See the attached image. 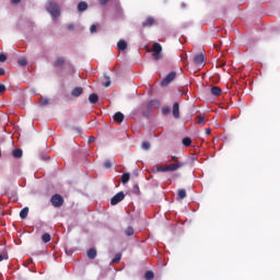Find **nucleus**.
Masks as SVG:
<instances>
[{"mask_svg":"<svg viewBox=\"0 0 280 280\" xmlns=\"http://www.w3.org/2000/svg\"><path fill=\"white\" fill-rule=\"evenodd\" d=\"M46 10L51 14V16H54V19H58V16H60V7H58V3L54 1H49L46 4Z\"/></svg>","mask_w":280,"mask_h":280,"instance_id":"f257e3e1","label":"nucleus"},{"mask_svg":"<svg viewBox=\"0 0 280 280\" xmlns=\"http://www.w3.org/2000/svg\"><path fill=\"white\" fill-rule=\"evenodd\" d=\"M176 79V72L172 71L170 72L162 81L161 86H167L170 83L174 82Z\"/></svg>","mask_w":280,"mask_h":280,"instance_id":"f03ea898","label":"nucleus"},{"mask_svg":"<svg viewBox=\"0 0 280 280\" xmlns=\"http://www.w3.org/2000/svg\"><path fill=\"white\" fill-rule=\"evenodd\" d=\"M52 207H62L65 199L60 195H54L50 199Z\"/></svg>","mask_w":280,"mask_h":280,"instance_id":"7ed1b4c3","label":"nucleus"},{"mask_svg":"<svg viewBox=\"0 0 280 280\" xmlns=\"http://www.w3.org/2000/svg\"><path fill=\"white\" fill-rule=\"evenodd\" d=\"M124 198H126V195H124V192H117L110 200V205L115 206V205H119V202H121V200H124Z\"/></svg>","mask_w":280,"mask_h":280,"instance_id":"20e7f679","label":"nucleus"},{"mask_svg":"<svg viewBox=\"0 0 280 280\" xmlns=\"http://www.w3.org/2000/svg\"><path fill=\"white\" fill-rule=\"evenodd\" d=\"M173 117L175 119H179L180 118V107H179L178 102H175L173 104Z\"/></svg>","mask_w":280,"mask_h":280,"instance_id":"39448f33","label":"nucleus"},{"mask_svg":"<svg viewBox=\"0 0 280 280\" xmlns=\"http://www.w3.org/2000/svg\"><path fill=\"white\" fill-rule=\"evenodd\" d=\"M185 163L176 162L175 164L167 165V170L168 172H176L177 170H180V167H183Z\"/></svg>","mask_w":280,"mask_h":280,"instance_id":"423d86ee","label":"nucleus"},{"mask_svg":"<svg viewBox=\"0 0 280 280\" xmlns=\"http://www.w3.org/2000/svg\"><path fill=\"white\" fill-rule=\"evenodd\" d=\"M195 65H202L205 62V54H198L194 57Z\"/></svg>","mask_w":280,"mask_h":280,"instance_id":"0eeeda50","label":"nucleus"},{"mask_svg":"<svg viewBox=\"0 0 280 280\" xmlns=\"http://www.w3.org/2000/svg\"><path fill=\"white\" fill-rule=\"evenodd\" d=\"M127 48H128V43H126V40L120 39L117 43V49H119V51H125V49H127Z\"/></svg>","mask_w":280,"mask_h":280,"instance_id":"6e6552de","label":"nucleus"},{"mask_svg":"<svg viewBox=\"0 0 280 280\" xmlns=\"http://www.w3.org/2000/svg\"><path fill=\"white\" fill-rule=\"evenodd\" d=\"M89 10V4L84 1L79 2L78 12H86Z\"/></svg>","mask_w":280,"mask_h":280,"instance_id":"1a4fd4ad","label":"nucleus"},{"mask_svg":"<svg viewBox=\"0 0 280 280\" xmlns=\"http://www.w3.org/2000/svg\"><path fill=\"white\" fill-rule=\"evenodd\" d=\"M84 93V90L82 88H74L71 92L72 97H80Z\"/></svg>","mask_w":280,"mask_h":280,"instance_id":"9d476101","label":"nucleus"},{"mask_svg":"<svg viewBox=\"0 0 280 280\" xmlns=\"http://www.w3.org/2000/svg\"><path fill=\"white\" fill-rule=\"evenodd\" d=\"M163 51V46L159 43L153 44V54H162Z\"/></svg>","mask_w":280,"mask_h":280,"instance_id":"9b49d317","label":"nucleus"},{"mask_svg":"<svg viewBox=\"0 0 280 280\" xmlns=\"http://www.w3.org/2000/svg\"><path fill=\"white\" fill-rule=\"evenodd\" d=\"M152 25H154V19H153V18H148V19L142 23V26H143V27H152Z\"/></svg>","mask_w":280,"mask_h":280,"instance_id":"f8f14e48","label":"nucleus"},{"mask_svg":"<svg viewBox=\"0 0 280 280\" xmlns=\"http://www.w3.org/2000/svg\"><path fill=\"white\" fill-rule=\"evenodd\" d=\"M211 93L215 96L219 97V95H222V89L219 86H212L211 88Z\"/></svg>","mask_w":280,"mask_h":280,"instance_id":"ddd939ff","label":"nucleus"},{"mask_svg":"<svg viewBox=\"0 0 280 280\" xmlns=\"http://www.w3.org/2000/svg\"><path fill=\"white\" fill-rule=\"evenodd\" d=\"M114 119L117 121V124H121V121H124V114L121 112H117L114 115Z\"/></svg>","mask_w":280,"mask_h":280,"instance_id":"4468645a","label":"nucleus"},{"mask_svg":"<svg viewBox=\"0 0 280 280\" xmlns=\"http://www.w3.org/2000/svg\"><path fill=\"white\" fill-rule=\"evenodd\" d=\"M12 156H13L14 159H21V156H23V150H21V149H14V150L12 151Z\"/></svg>","mask_w":280,"mask_h":280,"instance_id":"2eb2a0df","label":"nucleus"},{"mask_svg":"<svg viewBox=\"0 0 280 280\" xmlns=\"http://www.w3.org/2000/svg\"><path fill=\"white\" fill-rule=\"evenodd\" d=\"M88 257L89 259H95L97 257V250H95V248H90L88 250Z\"/></svg>","mask_w":280,"mask_h":280,"instance_id":"dca6fc26","label":"nucleus"},{"mask_svg":"<svg viewBox=\"0 0 280 280\" xmlns=\"http://www.w3.org/2000/svg\"><path fill=\"white\" fill-rule=\"evenodd\" d=\"M30 213V208L25 207L20 211V218L22 220H25L27 218V214Z\"/></svg>","mask_w":280,"mask_h":280,"instance_id":"f3484780","label":"nucleus"},{"mask_svg":"<svg viewBox=\"0 0 280 280\" xmlns=\"http://www.w3.org/2000/svg\"><path fill=\"white\" fill-rule=\"evenodd\" d=\"M98 100H100V96H97V94H91L90 96H89V102H90V104H97V102H98Z\"/></svg>","mask_w":280,"mask_h":280,"instance_id":"a211bd4d","label":"nucleus"},{"mask_svg":"<svg viewBox=\"0 0 280 280\" xmlns=\"http://www.w3.org/2000/svg\"><path fill=\"white\" fill-rule=\"evenodd\" d=\"M161 106V103L159 101H150L148 103V108H159Z\"/></svg>","mask_w":280,"mask_h":280,"instance_id":"6ab92c4d","label":"nucleus"},{"mask_svg":"<svg viewBox=\"0 0 280 280\" xmlns=\"http://www.w3.org/2000/svg\"><path fill=\"white\" fill-rule=\"evenodd\" d=\"M130 180V173H124L121 176V183L122 185H126Z\"/></svg>","mask_w":280,"mask_h":280,"instance_id":"aec40b11","label":"nucleus"},{"mask_svg":"<svg viewBox=\"0 0 280 280\" xmlns=\"http://www.w3.org/2000/svg\"><path fill=\"white\" fill-rule=\"evenodd\" d=\"M178 198H180V200H185V198H187V190L179 189L178 190Z\"/></svg>","mask_w":280,"mask_h":280,"instance_id":"412c9836","label":"nucleus"},{"mask_svg":"<svg viewBox=\"0 0 280 280\" xmlns=\"http://www.w3.org/2000/svg\"><path fill=\"white\" fill-rule=\"evenodd\" d=\"M65 65V58L59 57L55 61V67H62Z\"/></svg>","mask_w":280,"mask_h":280,"instance_id":"4be33fe9","label":"nucleus"},{"mask_svg":"<svg viewBox=\"0 0 280 280\" xmlns=\"http://www.w3.org/2000/svg\"><path fill=\"white\" fill-rule=\"evenodd\" d=\"M42 240L45 244H47V243L51 242V235H49V233H45V234H43Z\"/></svg>","mask_w":280,"mask_h":280,"instance_id":"5701e85b","label":"nucleus"},{"mask_svg":"<svg viewBox=\"0 0 280 280\" xmlns=\"http://www.w3.org/2000/svg\"><path fill=\"white\" fill-rule=\"evenodd\" d=\"M39 106H49V98L47 97H42L39 100Z\"/></svg>","mask_w":280,"mask_h":280,"instance_id":"b1692460","label":"nucleus"},{"mask_svg":"<svg viewBox=\"0 0 280 280\" xmlns=\"http://www.w3.org/2000/svg\"><path fill=\"white\" fill-rule=\"evenodd\" d=\"M183 145H185L186 148H189V145H191V138L189 137L184 138Z\"/></svg>","mask_w":280,"mask_h":280,"instance_id":"393cba45","label":"nucleus"},{"mask_svg":"<svg viewBox=\"0 0 280 280\" xmlns=\"http://www.w3.org/2000/svg\"><path fill=\"white\" fill-rule=\"evenodd\" d=\"M119 261H121V254H116L112 259V264H119Z\"/></svg>","mask_w":280,"mask_h":280,"instance_id":"a878e982","label":"nucleus"},{"mask_svg":"<svg viewBox=\"0 0 280 280\" xmlns=\"http://www.w3.org/2000/svg\"><path fill=\"white\" fill-rule=\"evenodd\" d=\"M144 278H145V280H152V279H154V272H153V271H147V272L144 273Z\"/></svg>","mask_w":280,"mask_h":280,"instance_id":"bb28decb","label":"nucleus"},{"mask_svg":"<svg viewBox=\"0 0 280 280\" xmlns=\"http://www.w3.org/2000/svg\"><path fill=\"white\" fill-rule=\"evenodd\" d=\"M18 65H20V67H25L26 65H27V59H25V58H20L19 60H18Z\"/></svg>","mask_w":280,"mask_h":280,"instance_id":"cd10ccee","label":"nucleus"},{"mask_svg":"<svg viewBox=\"0 0 280 280\" xmlns=\"http://www.w3.org/2000/svg\"><path fill=\"white\" fill-rule=\"evenodd\" d=\"M152 58L153 60H161V58H163V55L161 52H153Z\"/></svg>","mask_w":280,"mask_h":280,"instance_id":"c85d7f7f","label":"nucleus"},{"mask_svg":"<svg viewBox=\"0 0 280 280\" xmlns=\"http://www.w3.org/2000/svg\"><path fill=\"white\" fill-rule=\"evenodd\" d=\"M126 235H128V237H130V235H135V229H132L131 226L126 229Z\"/></svg>","mask_w":280,"mask_h":280,"instance_id":"c756f323","label":"nucleus"},{"mask_svg":"<svg viewBox=\"0 0 280 280\" xmlns=\"http://www.w3.org/2000/svg\"><path fill=\"white\" fill-rule=\"evenodd\" d=\"M156 172H168L167 165H160L156 167Z\"/></svg>","mask_w":280,"mask_h":280,"instance_id":"7c9ffc66","label":"nucleus"},{"mask_svg":"<svg viewBox=\"0 0 280 280\" xmlns=\"http://www.w3.org/2000/svg\"><path fill=\"white\" fill-rule=\"evenodd\" d=\"M104 167H105L106 170H110V167H113V163H112L109 160H106V161L104 162Z\"/></svg>","mask_w":280,"mask_h":280,"instance_id":"2f4dec72","label":"nucleus"},{"mask_svg":"<svg viewBox=\"0 0 280 280\" xmlns=\"http://www.w3.org/2000/svg\"><path fill=\"white\" fill-rule=\"evenodd\" d=\"M196 119H197V124H205V116L199 115L196 117Z\"/></svg>","mask_w":280,"mask_h":280,"instance_id":"473e14b6","label":"nucleus"},{"mask_svg":"<svg viewBox=\"0 0 280 280\" xmlns=\"http://www.w3.org/2000/svg\"><path fill=\"white\" fill-rule=\"evenodd\" d=\"M162 113L163 115H170V113H172V109L170 107H164L162 108Z\"/></svg>","mask_w":280,"mask_h":280,"instance_id":"72a5a7b5","label":"nucleus"},{"mask_svg":"<svg viewBox=\"0 0 280 280\" xmlns=\"http://www.w3.org/2000/svg\"><path fill=\"white\" fill-rule=\"evenodd\" d=\"M106 78V82H103V86H110V77H105Z\"/></svg>","mask_w":280,"mask_h":280,"instance_id":"f704fd0d","label":"nucleus"},{"mask_svg":"<svg viewBox=\"0 0 280 280\" xmlns=\"http://www.w3.org/2000/svg\"><path fill=\"white\" fill-rule=\"evenodd\" d=\"M142 150H150V142L144 141V142L142 143Z\"/></svg>","mask_w":280,"mask_h":280,"instance_id":"c9c22d12","label":"nucleus"},{"mask_svg":"<svg viewBox=\"0 0 280 280\" xmlns=\"http://www.w3.org/2000/svg\"><path fill=\"white\" fill-rule=\"evenodd\" d=\"M90 32L91 34H95V32H97V26L95 24H93L91 27H90Z\"/></svg>","mask_w":280,"mask_h":280,"instance_id":"e433bc0d","label":"nucleus"},{"mask_svg":"<svg viewBox=\"0 0 280 280\" xmlns=\"http://www.w3.org/2000/svg\"><path fill=\"white\" fill-rule=\"evenodd\" d=\"M8 60V56L0 54V62H5Z\"/></svg>","mask_w":280,"mask_h":280,"instance_id":"4c0bfd02","label":"nucleus"},{"mask_svg":"<svg viewBox=\"0 0 280 280\" xmlns=\"http://www.w3.org/2000/svg\"><path fill=\"white\" fill-rule=\"evenodd\" d=\"M5 92V85L0 84V93H4Z\"/></svg>","mask_w":280,"mask_h":280,"instance_id":"58836bf2","label":"nucleus"},{"mask_svg":"<svg viewBox=\"0 0 280 280\" xmlns=\"http://www.w3.org/2000/svg\"><path fill=\"white\" fill-rule=\"evenodd\" d=\"M108 1H110V0H100V3H101V5H106V3H108Z\"/></svg>","mask_w":280,"mask_h":280,"instance_id":"ea45409f","label":"nucleus"},{"mask_svg":"<svg viewBox=\"0 0 280 280\" xmlns=\"http://www.w3.org/2000/svg\"><path fill=\"white\" fill-rule=\"evenodd\" d=\"M3 259H8V255L3 256V255L0 254V261H3Z\"/></svg>","mask_w":280,"mask_h":280,"instance_id":"a19ab883","label":"nucleus"},{"mask_svg":"<svg viewBox=\"0 0 280 280\" xmlns=\"http://www.w3.org/2000/svg\"><path fill=\"white\" fill-rule=\"evenodd\" d=\"M93 141H95V137L91 136V137L89 138V143H93Z\"/></svg>","mask_w":280,"mask_h":280,"instance_id":"79ce46f5","label":"nucleus"},{"mask_svg":"<svg viewBox=\"0 0 280 280\" xmlns=\"http://www.w3.org/2000/svg\"><path fill=\"white\" fill-rule=\"evenodd\" d=\"M42 160L43 161H49V156L48 155H42Z\"/></svg>","mask_w":280,"mask_h":280,"instance_id":"37998d69","label":"nucleus"},{"mask_svg":"<svg viewBox=\"0 0 280 280\" xmlns=\"http://www.w3.org/2000/svg\"><path fill=\"white\" fill-rule=\"evenodd\" d=\"M68 30L73 31L74 30V25L73 24H68Z\"/></svg>","mask_w":280,"mask_h":280,"instance_id":"c03bdc74","label":"nucleus"},{"mask_svg":"<svg viewBox=\"0 0 280 280\" xmlns=\"http://www.w3.org/2000/svg\"><path fill=\"white\" fill-rule=\"evenodd\" d=\"M0 75H5V70L3 68H0Z\"/></svg>","mask_w":280,"mask_h":280,"instance_id":"a18cd8bd","label":"nucleus"},{"mask_svg":"<svg viewBox=\"0 0 280 280\" xmlns=\"http://www.w3.org/2000/svg\"><path fill=\"white\" fill-rule=\"evenodd\" d=\"M172 160H173V161H175V163H176V162H178V158H177V156H175V155H174V156H172Z\"/></svg>","mask_w":280,"mask_h":280,"instance_id":"49530a36","label":"nucleus"},{"mask_svg":"<svg viewBox=\"0 0 280 280\" xmlns=\"http://www.w3.org/2000/svg\"><path fill=\"white\" fill-rule=\"evenodd\" d=\"M12 3H21V0H11Z\"/></svg>","mask_w":280,"mask_h":280,"instance_id":"de8ad7c7","label":"nucleus"},{"mask_svg":"<svg viewBox=\"0 0 280 280\" xmlns=\"http://www.w3.org/2000/svg\"><path fill=\"white\" fill-rule=\"evenodd\" d=\"M206 135H211V129H206Z\"/></svg>","mask_w":280,"mask_h":280,"instance_id":"09e8293b","label":"nucleus"},{"mask_svg":"<svg viewBox=\"0 0 280 280\" xmlns=\"http://www.w3.org/2000/svg\"><path fill=\"white\" fill-rule=\"evenodd\" d=\"M182 8H185V3H182Z\"/></svg>","mask_w":280,"mask_h":280,"instance_id":"8fccbe9b","label":"nucleus"}]
</instances>
